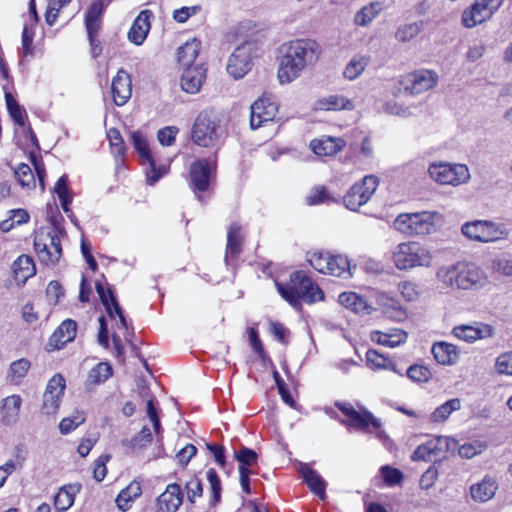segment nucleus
<instances>
[{
	"mask_svg": "<svg viewBox=\"0 0 512 512\" xmlns=\"http://www.w3.org/2000/svg\"><path fill=\"white\" fill-rule=\"evenodd\" d=\"M320 44L311 38H298L279 47L277 79L281 85L297 80L304 71L314 67L320 59Z\"/></svg>",
	"mask_w": 512,
	"mask_h": 512,
	"instance_id": "nucleus-1",
	"label": "nucleus"
},
{
	"mask_svg": "<svg viewBox=\"0 0 512 512\" xmlns=\"http://www.w3.org/2000/svg\"><path fill=\"white\" fill-rule=\"evenodd\" d=\"M436 278L444 287L452 290H480L489 284L486 272L477 264L467 261L439 267Z\"/></svg>",
	"mask_w": 512,
	"mask_h": 512,
	"instance_id": "nucleus-2",
	"label": "nucleus"
},
{
	"mask_svg": "<svg viewBox=\"0 0 512 512\" xmlns=\"http://www.w3.org/2000/svg\"><path fill=\"white\" fill-rule=\"evenodd\" d=\"M392 261L401 271L430 268L433 265L434 254L427 245L418 241H407L395 246L392 251Z\"/></svg>",
	"mask_w": 512,
	"mask_h": 512,
	"instance_id": "nucleus-3",
	"label": "nucleus"
},
{
	"mask_svg": "<svg viewBox=\"0 0 512 512\" xmlns=\"http://www.w3.org/2000/svg\"><path fill=\"white\" fill-rule=\"evenodd\" d=\"M276 285L280 295L293 307H297L301 300L314 303L324 297L322 290L300 271L291 274L288 285Z\"/></svg>",
	"mask_w": 512,
	"mask_h": 512,
	"instance_id": "nucleus-4",
	"label": "nucleus"
},
{
	"mask_svg": "<svg viewBox=\"0 0 512 512\" xmlns=\"http://www.w3.org/2000/svg\"><path fill=\"white\" fill-rule=\"evenodd\" d=\"M225 129L220 119L212 112L203 111L195 119L191 128V140L200 147L214 148L220 144Z\"/></svg>",
	"mask_w": 512,
	"mask_h": 512,
	"instance_id": "nucleus-5",
	"label": "nucleus"
},
{
	"mask_svg": "<svg viewBox=\"0 0 512 512\" xmlns=\"http://www.w3.org/2000/svg\"><path fill=\"white\" fill-rule=\"evenodd\" d=\"M442 222V216L434 211L402 213L394 221V227L409 236H425L434 233Z\"/></svg>",
	"mask_w": 512,
	"mask_h": 512,
	"instance_id": "nucleus-6",
	"label": "nucleus"
},
{
	"mask_svg": "<svg viewBox=\"0 0 512 512\" xmlns=\"http://www.w3.org/2000/svg\"><path fill=\"white\" fill-rule=\"evenodd\" d=\"M308 261L319 273L345 279L352 277V269L355 268L347 256L325 251L312 252Z\"/></svg>",
	"mask_w": 512,
	"mask_h": 512,
	"instance_id": "nucleus-7",
	"label": "nucleus"
},
{
	"mask_svg": "<svg viewBox=\"0 0 512 512\" xmlns=\"http://www.w3.org/2000/svg\"><path fill=\"white\" fill-rule=\"evenodd\" d=\"M34 249L41 263L53 266L62 256V247L57 232L52 227H42L34 236Z\"/></svg>",
	"mask_w": 512,
	"mask_h": 512,
	"instance_id": "nucleus-8",
	"label": "nucleus"
},
{
	"mask_svg": "<svg viewBox=\"0 0 512 512\" xmlns=\"http://www.w3.org/2000/svg\"><path fill=\"white\" fill-rule=\"evenodd\" d=\"M461 231L469 240L480 243H493L508 237L504 225L488 220L466 222L462 225Z\"/></svg>",
	"mask_w": 512,
	"mask_h": 512,
	"instance_id": "nucleus-9",
	"label": "nucleus"
},
{
	"mask_svg": "<svg viewBox=\"0 0 512 512\" xmlns=\"http://www.w3.org/2000/svg\"><path fill=\"white\" fill-rule=\"evenodd\" d=\"M430 178L440 185L459 186L470 180V172L465 164L434 162L428 168Z\"/></svg>",
	"mask_w": 512,
	"mask_h": 512,
	"instance_id": "nucleus-10",
	"label": "nucleus"
},
{
	"mask_svg": "<svg viewBox=\"0 0 512 512\" xmlns=\"http://www.w3.org/2000/svg\"><path fill=\"white\" fill-rule=\"evenodd\" d=\"M457 448V440L448 436H437L419 445L412 454L414 461L437 462L445 459Z\"/></svg>",
	"mask_w": 512,
	"mask_h": 512,
	"instance_id": "nucleus-11",
	"label": "nucleus"
},
{
	"mask_svg": "<svg viewBox=\"0 0 512 512\" xmlns=\"http://www.w3.org/2000/svg\"><path fill=\"white\" fill-rule=\"evenodd\" d=\"M379 183V178L374 174L364 176L344 195L343 203L345 207L351 211H358L371 199Z\"/></svg>",
	"mask_w": 512,
	"mask_h": 512,
	"instance_id": "nucleus-12",
	"label": "nucleus"
},
{
	"mask_svg": "<svg viewBox=\"0 0 512 512\" xmlns=\"http://www.w3.org/2000/svg\"><path fill=\"white\" fill-rule=\"evenodd\" d=\"M336 407L346 416L347 419L343 423L348 427L366 432H372L381 427L380 419L364 407L355 408L349 402H337Z\"/></svg>",
	"mask_w": 512,
	"mask_h": 512,
	"instance_id": "nucleus-13",
	"label": "nucleus"
},
{
	"mask_svg": "<svg viewBox=\"0 0 512 512\" xmlns=\"http://www.w3.org/2000/svg\"><path fill=\"white\" fill-rule=\"evenodd\" d=\"M257 55V45L246 41L237 46L230 55L227 63V72L234 79L243 78L251 69L253 59Z\"/></svg>",
	"mask_w": 512,
	"mask_h": 512,
	"instance_id": "nucleus-14",
	"label": "nucleus"
},
{
	"mask_svg": "<svg viewBox=\"0 0 512 512\" xmlns=\"http://www.w3.org/2000/svg\"><path fill=\"white\" fill-rule=\"evenodd\" d=\"M503 2L504 0H475L462 13L463 26L471 29L486 22L499 10Z\"/></svg>",
	"mask_w": 512,
	"mask_h": 512,
	"instance_id": "nucleus-15",
	"label": "nucleus"
},
{
	"mask_svg": "<svg viewBox=\"0 0 512 512\" xmlns=\"http://www.w3.org/2000/svg\"><path fill=\"white\" fill-rule=\"evenodd\" d=\"M131 140L133 142L134 148L138 152L142 164L147 165L146 169V178L147 182L150 185L155 184L162 176L167 173V168L165 165L160 167H156V162L151 154L149 144L147 138L140 131H134L131 134Z\"/></svg>",
	"mask_w": 512,
	"mask_h": 512,
	"instance_id": "nucleus-16",
	"label": "nucleus"
},
{
	"mask_svg": "<svg viewBox=\"0 0 512 512\" xmlns=\"http://www.w3.org/2000/svg\"><path fill=\"white\" fill-rule=\"evenodd\" d=\"M66 382L61 374H55L48 382L43 394L41 411L44 415H55L64 395Z\"/></svg>",
	"mask_w": 512,
	"mask_h": 512,
	"instance_id": "nucleus-17",
	"label": "nucleus"
},
{
	"mask_svg": "<svg viewBox=\"0 0 512 512\" xmlns=\"http://www.w3.org/2000/svg\"><path fill=\"white\" fill-rule=\"evenodd\" d=\"M452 335L461 341L474 343L478 340L492 338L495 335V329L490 324L474 322L473 324L455 326L452 329Z\"/></svg>",
	"mask_w": 512,
	"mask_h": 512,
	"instance_id": "nucleus-18",
	"label": "nucleus"
},
{
	"mask_svg": "<svg viewBox=\"0 0 512 512\" xmlns=\"http://www.w3.org/2000/svg\"><path fill=\"white\" fill-rule=\"evenodd\" d=\"M438 74L433 70L419 69L405 78V90L413 95L424 93L436 86Z\"/></svg>",
	"mask_w": 512,
	"mask_h": 512,
	"instance_id": "nucleus-19",
	"label": "nucleus"
},
{
	"mask_svg": "<svg viewBox=\"0 0 512 512\" xmlns=\"http://www.w3.org/2000/svg\"><path fill=\"white\" fill-rule=\"evenodd\" d=\"M278 111L277 104L267 96L260 97L251 105L250 126L257 129L272 121Z\"/></svg>",
	"mask_w": 512,
	"mask_h": 512,
	"instance_id": "nucleus-20",
	"label": "nucleus"
},
{
	"mask_svg": "<svg viewBox=\"0 0 512 512\" xmlns=\"http://www.w3.org/2000/svg\"><path fill=\"white\" fill-rule=\"evenodd\" d=\"M95 288L108 315L116 320L117 327L127 330V321L111 289H105L99 280L96 281Z\"/></svg>",
	"mask_w": 512,
	"mask_h": 512,
	"instance_id": "nucleus-21",
	"label": "nucleus"
},
{
	"mask_svg": "<svg viewBox=\"0 0 512 512\" xmlns=\"http://www.w3.org/2000/svg\"><path fill=\"white\" fill-rule=\"evenodd\" d=\"M183 503V493L177 483L167 485L166 489L156 498L154 512H177Z\"/></svg>",
	"mask_w": 512,
	"mask_h": 512,
	"instance_id": "nucleus-22",
	"label": "nucleus"
},
{
	"mask_svg": "<svg viewBox=\"0 0 512 512\" xmlns=\"http://www.w3.org/2000/svg\"><path fill=\"white\" fill-rule=\"evenodd\" d=\"M111 93L117 106H123L130 99L132 94L131 79L123 69H120L112 79Z\"/></svg>",
	"mask_w": 512,
	"mask_h": 512,
	"instance_id": "nucleus-23",
	"label": "nucleus"
},
{
	"mask_svg": "<svg viewBox=\"0 0 512 512\" xmlns=\"http://www.w3.org/2000/svg\"><path fill=\"white\" fill-rule=\"evenodd\" d=\"M205 79L206 68L202 64L184 68L181 77V88L187 93L195 94L200 91Z\"/></svg>",
	"mask_w": 512,
	"mask_h": 512,
	"instance_id": "nucleus-24",
	"label": "nucleus"
},
{
	"mask_svg": "<svg viewBox=\"0 0 512 512\" xmlns=\"http://www.w3.org/2000/svg\"><path fill=\"white\" fill-rule=\"evenodd\" d=\"M298 472L300 473L310 491L318 496L321 500H325L327 482L323 479V477L316 470L312 469L309 464L306 463H300Z\"/></svg>",
	"mask_w": 512,
	"mask_h": 512,
	"instance_id": "nucleus-25",
	"label": "nucleus"
},
{
	"mask_svg": "<svg viewBox=\"0 0 512 512\" xmlns=\"http://www.w3.org/2000/svg\"><path fill=\"white\" fill-rule=\"evenodd\" d=\"M211 168L206 160H197L190 167V180L194 192L208 189Z\"/></svg>",
	"mask_w": 512,
	"mask_h": 512,
	"instance_id": "nucleus-26",
	"label": "nucleus"
},
{
	"mask_svg": "<svg viewBox=\"0 0 512 512\" xmlns=\"http://www.w3.org/2000/svg\"><path fill=\"white\" fill-rule=\"evenodd\" d=\"M77 331V324L72 319L64 320L54 331L49 339V346L54 349H61L67 343L74 340Z\"/></svg>",
	"mask_w": 512,
	"mask_h": 512,
	"instance_id": "nucleus-27",
	"label": "nucleus"
},
{
	"mask_svg": "<svg viewBox=\"0 0 512 512\" xmlns=\"http://www.w3.org/2000/svg\"><path fill=\"white\" fill-rule=\"evenodd\" d=\"M355 104L352 100L339 94H331L318 99L313 106L315 111L353 110Z\"/></svg>",
	"mask_w": 512,
	"mask_h": 512,
	"instance_id": "nucleus-28",
	"label": "nucleus"
},
{
	"mask_svg": "<svg viewBox=\"0 0 512 512\" xmlns=\"http://www.w3.org/2000/svg\"><path fill=\"white\" fill-rule=\"evenodd\" d=\"M105 4L102 0L94 1L85 17V26L88 34L90 44L94 45L95 35H97L101 24V16L104 12Z\"/></svg>",
	"mask_w": 512,
	"mask_h": 512,
	"instance_id": "nucleus-29",
	"label": "nucleus"
},
{
	"mask_svg": "<svg viewBox=\"0 0 512 512\" xmlns=\"http://www.w3.org/2000/svg\"><path fill=\"white\" fill-rule=\"evenodd\" d=\"M370 338L373 342L389 348H395L407 341L408 334L397 328L388 329L387 331H372Z\"/></svg>",
	"mask_w": 512,
	"mask_h": 512,
	"instance_id": "nucleus-30",
	"label": "nucleus"
},
{
	"mask_svg": "<svg viewBox=\"0 0 512 512\" xmlns=\"http://www.w3.org/2000/svg\"><path fill=\"white\" fill-rule=\"evenodd\" d=\"M152 13L149 10H143L134 20L132 27L128 32V39L136 44L141 45L147 37L150 30V17Z\"/></svg>",
	"mask_w": 512,
	"mask_h": 512,
	"instance_id": "nucleus-31",
	"label": "nucleus"
},
{
	"mask_svg": "<svg viewBox=\"0 0 512 512\" xmlns=\"http://www.w3.org/2000/svg\"><path fill=\"white\" fill-rule=\"evenodd\" d=\"M432 354L440 365L452 366L459 360V351L456 345L448 342H437L432 346Z\"/></svg>",
	"mask_w": 512,
	"mask_h": 512,
	"instance_id": "nucleus-32",
	"label": "nucleus"
},
{
	"mask_svg": "<svg viewBox=\"0 0 512 512\" xmlns=\"http://www.w3.org/2000/svg\"><path fill=\"white\" fill-rule=\"evenodd\" d=\"M345 146L342 138L323 137L310 142L311 150L318 156H333Z\"/></svg>",
	"mask_w": 512,
	"mask_h": 512,
	"instance_id": "nucleus-33",
	"label": "nucleus"
},
{
	"mask_svg": "<svg viewBox=\"0 0 512 512\" xmlns=\"http://www.w3.org/2000/svg\"><path fill=\"white\" fill-rule=\"evenodd\" d=\"M142 488L140 482L133 480L123 488L115 499L119 510L126 512L131 509L132 503L141 496Z\"/></svg>",
	"mask_w": 512,
	"mask_h": 512,
	"instance_id": "nucleus-34",
	"label": "nucleus"
},
{
	"mask_svg": "<svg viewBox=\"0 0 512 512\" xmlns=\"http://www.w3.org/2000/svg\"><path fill=\"white\" fill-rule=\"evenodd\" d=\"M21 405L22 398L17 394L4 398L1 407V421L5 425L15 424L19 418Z\"/></svg>",
	"mask_w": 512,
	"mask_h": 512,
	"instance_id": "nucleus-35",
	"label": "nucleus"
},
{
	"mask_svg": "<svg viewBox=\"0 0 512 512\" xmlns=\"http://www.w3.org/2000/svg\"><path fill=\"white\" fill-rule=\"evenodd\" d=\"M497 489V482L486 476L481 482L471 485L470 494L474 501L487 502L494 497Z\"/></svg>",
	"mask_w": 512,
	"mask_h": 512,
	"instance_id": "nucleus-36",
	"label": "nucleus"
},
{
	"mask_svg": "<svg viewBox=\"0 0 512 512\" xmlns=\"http://www.w3.org/2000/svg\"><path fill=\"white\" fill-rule=\"evenodd\" d=\"M81 485L78 483L61 487L54 497V506L60 511H67L74 503L75 496L80 492Z\"/></svg>",
	"mask_w": 512,
	"mask_h": 512,
	"instance_id": "nucleus-37",
	"label": "nucleus"
},
{
	"mask_svg": "<svg viewBox=\"0 0 512 512\" xmlns=\"http://www.w3.org/2000/svg\"><path fill=\"white\" fill-rule=\"evenodd\" d=\"M12 268L16 281L22 284L36 273L34 261L28 255L19 256L14 261Z\"/></svg>",
	"mask_w": 512,
	"mask_h": 512,
	"instance_id": "nucleus-38",
	"label": "nucleus"
},
{
	"mask_svg": "<svg viewBox=\"0 0 512 512\" xmlns=\"http://www.w3.org/2000/svg\"><path fill=\"white\" fill-rule=\"evenodd\" d=\"M201 42L196 38L186 41L178 48V62L184 67H193L199 51Z\"/></svg>",
	"mask_w": 512,
	"mask_h": 512,
	"instance_id": "nucleus-39",
	"label": "nucleus"
},
{
	"mask_svg": "<svg viewBox=\"0 0 512 512\" xmlns=\"http://www.w3.org/2000/svg\"><path fill=\"white\" fill-rule=\"evenodd\" d=\"M370 62V58L366 55L356 54L346 64L343 70V77L348 81L358 79Z\"/></svg>",
	"mask_w": 512,
	"mask_h": 512,
	"instance_id": "nucleus-40",
	"label": "nucleus"
},
{
	"mask_svg": "<svg viewBox=\"0 0 512 512\" xmlns=\"http://www.w3.org/2000/svg\"><path fill=\"white\" fill-rule=\"evenodd\" d=\"M338 300L342 306L356 313H369L371 309L367 300L355 292H343Z\"/></svg>",
	"mask_w": 512,
	"mask_h": 512,
	"instance_id": "nucleus-41",
	"label": "nucleus"
},
{
	"mask_svg": "<svg viewBox=\"0 0 512 512\" xmlns=\"http://www.w3.org/2000/svg\"><path fill=\"white\" fill-rule=\"evenodd\" d=\"M383 5L379 1L371 2L362 7L354 17V23L357 26L365 27L369 25L382 11Z\"/></svg>",
	"mask_w": 512,
	"mask_h": 512,
	"instance_id": "nucleus-42",
	"label": "nucleus"
},
{
	"mask_svg": "<svg viewBox=\"0 0 512 512\" xmlns=\"http://www.w3.org/2000/svg\"><path fill=\"white\" fill-rule=\"evenodd\" d=\"M241 230H242L241 226H239L237 223H232L228 229L227 248H226V255H225L226 262H228V259L230 257H234V256L238 255L241 251V245H242Z\"/></svg>",
	"mask_w": 512,
	"mask_h": 512,
	"instance_id": "nucleus-43",
	"label": "nucleus"
},
{
	"mask_svg": "<svg viewBox=\"0 0 512 512\" xmlns=\"http://www.w3.org/2000/svg\"><path fill=\"white\" fill-rule=\"evenodd\" d=\"M461 408V401L458 398H453L439 407H437L428 417L429 421L432 423H443L445 422L450 415L458 411Z\"/></svg>",
	"mask_w": 512,
	"mask_h": 512,
	"instance_id": "nucleus-44",
	"label": "nucleus"
},
{
	"mask_svg": "<svg viewBox=\"0 0 512 512\" xmlns=\"http://www.w3.org/2000/svg\"><path fill=\"white\" fill-rule=\"evenodd\" d=\"M424 28L423 21L405 23L400 25L395 32V39L398 42L406 43L416 38Z\"/></svg>",
	"mask_w": 512,
	"mask_h": 512,
	"instance_id": "nucleus-45",
	"label": "nucleus"
},
{
	"mask_svg": "<svg viewBox=\"0 0 512 512\" xmlns=\"http://www.w3.org/2000/svg\"><path fill=\"white\" fill-rule=\"evenodd\" d=\"M14 176L22 188L34 189L36 186L35 176L30 166L20 163L14 168Z\"/></svg>",
	"mask_w": 512,
	"mask_h": 512,
	"instance_id": "nucleus-46",
	"label": "nucleus"
},
{
	"mask_svg": "<svg viewBox=\"0 0 512 512\" xmlns=\"http://www.w3.org/2000/svg\"><path fill=\"white\" fill-rule=\"evenodd\" d=\"M111 375L112 367L106 362H101L90 370L87 378V384L89 386L102 384Z\"/></svg>",
	"mask_w": 512,
	"mask_h": 512,
	"instance_id": "nucleus-47",
	"label": "nucleus"
},
{
	"mask_svg": "<svg viewBox=\"0 0 512 512\" xmlns=\"http://www.w3.org/2000/svg\"><path fill=\"white\" fill-rule=\"evenodd\" d=\"M85 413L75 410L70 416L64 417L59 423V431L62 435H67L74 431L78 426L85 422Z\"/></svg>",
	"mask_w": 512,
	"mask_h": 512,
	"instance_id": "nucleus-48",
	"label": "nucleus"
},
{
	"mask_svg": "<svg viewBox=\"0 0 512 512\" xmlns=\"http://www.w3.org/2000/svg\"><path fill=\"white\" fill-rule=\"evenodd\" d=\"M31 363L28 359L21 358L11 363L8 373L9 380L19 384L29 371Z\"/></svg>",
	"mask_w": 512,
	"mask_h": 512,
	"instance_id": "nucleus-49",
	"label": "nucleus"
},
{
	"mask_svg": "<svg viewBox=\"0 0 512 512\" xmlns=\"http://www.w3.org/2000/svg\"><path fill=\"white\" fill-rule=\"evenodd\" d=\"M5 101H6V106H7L8 112H9L10 116L12 117V119L14 120V122L16 124H18L19 126H24L26 119H27V114H26L25 109H23L17 103V101L14 99V97L8 92L5 94Z\"/></svg>",
	"mask_w": 512,
	"mask_h": 512,
	"instance_id": "nucleus-50",
	"label": "nucleus"
},
{
	"mask_svg": "<svg viewBox=\"0 0 512 512\" xmlns=\"http://www.w3.org/2000/svg\"><path fill=\"white\" fill-rule=\"evenodd\" d=\"M485 449H486V444L484 442L478 441V440L472 441V442H467L460 446L457 443V448H456V450H458L459 456L464 459H471V458L481 454L482 452H484Z\"/></svg>",
	"mask_w": 512,
	"mask_h": 512,
	"instance_id": "nucleus-51",
	"label": "nucleus"
},
{
	"mask_svg": "<svg viewBox=\"0 0 512 512\" xmlns=\"http://www.w3.org/2000/svg\"><path fill=\"white\" fill-rule=\"evenodd\" d=\"M335 201L336 199L324 186H317L313 188L306 197V202L309 205L327 204Z\"/></svg>",
	"mask_w": 512,
	"mask_h": 512,
	"instance_id": "nucleus-52",
	"label": "nucleus"
},
{
	"mask_svg": "<svg viewBox=\"0 0 512 512\" xmlns=\"http://www.w3.org/2000/svg\"><path fill=\"white\" fill-rule=\"evenodd\" d=\"M68 177L67 175H62L58 181L56 182V185L54 187V191L57 194L58 198L61 201V206L65 212H68V205L72 201V197L70 195L69 189H68Z\"/></svg>",
	"mask_w": 512,
	"mask_h": 512,
	"instance_id": "nucleus-53",
	"label": "nucleus"
},
{
	"mask_svg": "<svg viewBox=\"0 0 512 512\" xmlns=\"http://www.w3.org/2000/svg\"><path fill=\"white\" fill-rule=\"evenodd\" d=\"M107 138L111 147V152L115 157H123L126 147L120 132L115 128H110L107 131Z\"/></svg>",
	"mask_w": 512,
	"mask_h": 512,
	"instance_id": "nucleus-54",
	"label": "nucleus"
},
{
	"mask_svg": "<svg viewBox=\"0 0 512 512\" xmlns=\"http://www.w3.org/2000/svg\"><path fill=\"white\" fill-rule=\"evenodd\" d=\"M406 375L410 380L417 383H426L432 377V373L428 367L418 364L411 365L407 369Z\"/></svg>",
	"mask_w": 512,
	"mask_h": 512,
	"instance_id": "nucleus-55",
	"label": "nucleus"
},
{
	"mask_svg": "<svg viewBox=\"0 0 512 512\" xmlns=\"http://www.w3.org/2000/svg\"><path fill=\"white\" fill-rule=\"evenodd\" d=\"M489 269L493 273L512 276V259L507 257H495L491 260Z\"/></svg>",
	"mask_w": 512,
	"mask_h": 512,
	"instance_id": "nucleus-56",
	"label": "nucleus"
},
{
	"mask_svg": "<svg viewBox=\"0 0 512 512\" xmlns=\"http://www.w3.org/2000/svg\"><path fill=\"white\" fill-rule=\"evenodd\" d=\"M494 367L498 374L512 376V351L501 353L496 358Z\"/></svg>",
	"mask_w": 512,
	"mask_h": 512,
	"instance_id": "nucleus-57",
	"label": "nucleus"
},
{
	"mask_svg": "<svg viewBox=\"0 0 512 512\" xmlns=\"http://www.w3.org/2000/svg\"><path fill=\"white\" fill-rule=\"evenodd\" d=\"M70 1L71 0H49L45 12L46 23L52 26L58 17L59 11Z\"/></svg>",
	"mask_w": 512,
	"mask_h": 512,
	"instance_id": "nucleus-58",
	"label": "nucleus"
},
{
	"mask_svg": "<svg viewBox=\"0 0 512 512\" xmlns=\"http://www.w3.org/2000/svg\"><path fill=\"white\" fill-rule=\"evenodd\" d=\"M206 477L210 485L212 498H213V504H216L220 501L221 498V481L217 474V472L210 468L206 472Z\"/></svg>",
	"mask_w": 512,
	"mask_h": 512,
	"instance_id": "nucleus-59",
	"label": "nucleus"
},
{
	"mask_svg": "<svg viewBox=\"0 0 512 512\" xmlns=\"http://www.w3.org/2000/svg\"><path fill=\"white\" fill-rule=\"evenodd\" d=\"M187 499L190 503H195L197 498L203 494V486L200 479L193 477L185 484Z\"/></svg>",
	"mask_w": 512,
	"mask_h": 512,
	"instance_id": "nucleus-60",
	"label": "nucleus"
},
{
	"mask_svg": "<svg viewBox=\"0 0 512 512\" xmlns=\"http://www.w3.org/2000/svg\"><path fill=\"white\" fill-rule=\"evenodd\" d=\"M236 459L239 461V467H247L250 469L252 465L257 462L258 455L257 453L249 448L243 447L238 452L235 453Z\"/></svg>",
	"mask_w": 512,
	"mask_h": 512,
	"instance_id": "nucleus-61",
	"label": "nucleus"
},
{
	"mask_svg": "<svg viewBox=\"0 0 512 512\" xmlns=\"http://www.w3.org/2000/svg\"><path fill=\"white\" fill-rule=\"evenodd\" d=\"M388 358L378 353L376 350L369 349L366 353V362L371 369L384 370Z\"/></svg>",
	"mask_w": 512,
	"mask_h": 512,
	"instance_id": "nucleus-62",
	"label": "nucleus"
},
{
	"mask_svg": "<svg viewBox=\"0 0 512 512\" xmlns=\"http://www.w3.org/2000/svg\"><path fill=\"white\" fill-rule=\"evenodd\" d=\"M151 441L152 434L150 432V429L147 427H143L135 437L128 441V445L132 448H142L149 444Z\"/></svg>",
	"mask_w": 512,
	"mask_h": 512,
	"instance_id": "nucleus-63",
	"label": "nucleus"
},
{
	"mask_svg": "<svg viewBox=\"0 0 512 512\" xmlns=\"http://www.w3.org/2000/svg\"><path fill=\"white\" fill-rule=\"evenodd\" d=\"M382 111L400 117H408L412 114L408 107H404L395 101L386 102L382 107Z\"/></svg>",
	"mask_w": 512,
	"mask_h": 512,
	"instance_id": "nucleus-64",
	"label": "nucleus"
}]
</instances>
